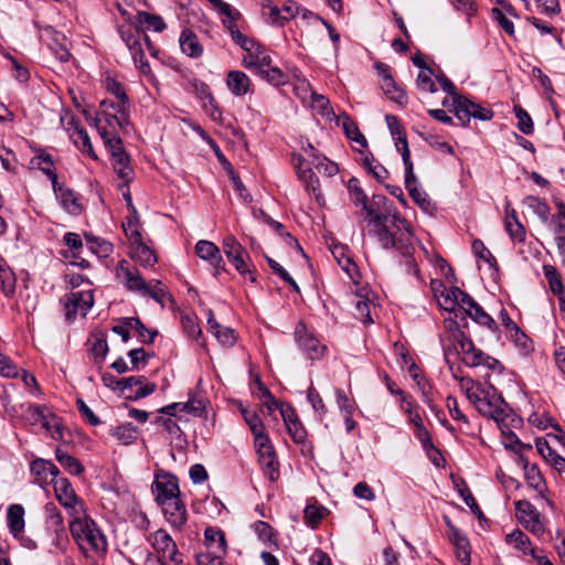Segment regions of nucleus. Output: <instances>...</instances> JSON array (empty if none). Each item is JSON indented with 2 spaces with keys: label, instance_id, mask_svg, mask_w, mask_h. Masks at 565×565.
I'll list each match as a JSON object with an SVG mask.
<instances>
[{
  "label": "nucleus",
  "instance_id": "1",
  "mask_svg": "<svg viewBox=\"0 0 565 565\" xmlns=\"http://www.w3.org/2000/svg\"><path fill=\"white\" fill-rule=\"evenodd\" d=\"M369 234L375 237L384 249H396L405 257L409 271L418 275V267L412 256L415 250L413 230L398 213H392L386 205V198L373 196V205L366 209Z\"/></svg>",
  "mask_w": 565,
  "mask_h": 565
},
{
  "label": "nucleus",
  "instance_id": "2",
  "mask_svg": "<svg viewBox=\"0 0 565 565\" xmlns=\"http://www.w3.org/2000/svg\"><path fill=\"white\" fill-rule=\"evenodd\" d=\"M445 332L440 335L444 358L447 363L451 356L461 355V361L469 367L487 366L489 370L500 372L501 363L477 349L473 342L465 335L454 319H445Z\"/></svg>",
  "mask_w": 565,
  "mask_h": 565
},
{
  "label": "nucleus",
  "instance_id": "3",
  "mask_svg": "<svg viewBox=\"0 0 565 565\" xmlns=\"http://www.w3.org/2000/svg\"><path fill=\"white\" fill-rule=\"evenodd\" d=\"M459 381L467 398L482 416L494 420L510 412L511 408L493 385L476 383L469 377H461Z\"/></svg>",
  "mask_w": 565,
  "mask_h": 565
},
{
  "label": "nucleus",
  "instance_id": "4",
  "mask_svg": "<svg viewBox=\"0 0 565 565\" xmlns=\"http://www.w3.org/2000/svg\"><path fill=\"white\" fill-rule=\"evenodd\" d=\"M70 532L83 554L106 552V537L86 511L84 515L70 519Z\"/></svg>",
  "mask_w": 565,
  "mask_h": 565
},
{
  "label": "nucleus",
  "instance_id": "5",
  "mask_svg": "<svg viewBox=\"0 0 565 565\" xmlns=\"http://www.w3.org/2000/svg\"><path fill=\"white\" fill-rule=\"evenodd\" d=\"M228 33L233 42L246 52V55L242 60L243 66L252 70L255 74L264 71V67H269L271 57L263 45L245 35L239 30L238 25L231 26Z\"/></svg>",
  "mask_w": 565,
  "mask_h": 565
},
{
  "label": "nucleus",
  "instance_id": "6",
  "mask_svg": "<svg viewBox=\"0 0 565 565\" xmlns=\"http://www.w3.org/2000/svg\"><path fill=\"white\" fill-rule=\"evenodd\" d=\"M437 79L441 88L452 97L455 116L461 126H467L471 117L480 120H490L493 117L492 110L481 107L465 96L458 95L455 85L447 77L438 76Z\"/></svg>",
  "mask_w": 565,
  "mask_h": 565
},
{
  "label": "nucleus",
  "instance_id": "7",
  "mask_svg": "<svg viewBox=\"0 0 565 565\" xmlns=\"http://www.w3.org/2000/svg\"><path fill=\"white\" fill-rule=\"evenodd\" d=\"M148 542L153 547L158 555V561L162 565H179L181 563L177 545L167 531L160 529L151 533Z\"/></svg>",
  "mask_w": 565,
  "mask_h": 565
},
{
  "label": "nucleus",
  "instance_id": "8",
  "mask_svg": "<svg viewBox=\"0 0 565 565\" xmlns=\"http://www.w3.org/2000/svg\"><path fill=\"white\" fill-rule=\"evenodd\" d=\"M53 483L55 497L66 510L68 518L84 515L85 504L75 493L71 482L66 478H56Z\"/></svg>",
  "mask_w": 565,
  "mask_h": 565
},
{
  "label": "nucleus",
  "instance_id": "9",
  "mask_svg": "<svg viewBox=\"0 0 565 565\" xmlns=\"http://www.w3.org/2000/svg\"><path fill=\"white\" fill-rule=\"evenodd\" d=\"M100 111L98 118H96V127L104 125L108 129L126 130L129 125L128 116L126 113L127 105L114 103L111 100H103L99 105Z\"/></svg>",
  "mask_w": 565,
  "mask_h": 565
},
{
  "label": "nucleus",
  "instance_id": "10",
  "mask_svg": "<svg viewBox=\"0 0 565 565\" xmlns=\"http://www.w3.org/2000/svg\"><path fill=\"white\" fill-rule=\"evenodd\" d=\"M152 492L156 497V502L159 505L167 501L180 498L177 477L163 470L157 471L152 483Z\"/></svg>",
  "mask_w": 565,
  "mask_h": 565
},
{
  "label": "nucleus",
  "instance_id": "11",
  "mask_svg": "<svg viewBox=\"0 0 565 565\" xmlns=\"http://www.w3.org/2000/svg\"><path fill=\"white\" fill-rule=\"evenodd\" d=\"M295 339L299 348L310 360L321 359L327 351V347L324 344H321L320 341L316 338V335L311 331H309L306 324H303L302 322H299L296 326Z\"/></svg>",
  "mask_w": 565,
  "mask_h": 565
},
{
  "label": "nucleus",
  "instance_id": "12",
  "mask_svg": "<svg viewBox=\"0 0 565 565\" xmlns=\"http://www.w3.org/2000/svg\"><path fill=\"white\" fill-rule=\"evenodd\" d=\"M255 448L264 475L270 481H276L279 478V462L269 438L256 441Z\"/></svg>",
  "mask_w": 565,
  "mask_h": 565
},
{
  "label": "nucleus",
  "instance_id": "13",
  "mask_svg": "<svg viewBox=\"0 0 565 565\" xmlns=\"http://www.w3.org/2000/svg\"><path fill=\"white\" fill-rule=\"evenodd\" d=\"M93 305L94 296L92 290H79L68 294L65 301L66 319L72 321L77 315L85 317Z\"/></svg>",
  "mask_w": 565,
  "mask_h": 565
},
{
  "label": "nucleus",
  "instance_id": "14",
  "mask_svg": "<svg viewBox=\"0 0 565 565\" xmlns=\"http://www.w3.org/2000/svg\"><path fill=\"white\" fill-rule=\"evenodd\" d=\"M447 530V536L451 542L457 559L462 565L470 564L471 547L468 537L458 527H456L449 518H445Z\"/></svg>",
  "mask_w": 565,
  "mask_h": 565
},
{
  "label": "nucleus",
  "instance_id": "15",
  "mask_svg": "<svg viewBox=\"0 0 565 565\" xmlns=\"http://www.w3.org/2000/svg\"><path fill=\"white\" fill-rule=\"evenodd\" d=\"M376 70L379 76L381 77V88L384 95L390 98L392 102L396 103L399 106H405L407 104V96L405 92L397 86L392 75L388 72V66L382 63L376 65Z\"/></svg>",
  "mask_w": 565,
  "mask_h": 565
},
{
  "label": "nucleus",
  "instance_id": "16",
  "mask_svg": "<svg viewBox=\"0 0 565 565\" xmlns=\"http://www.w3.org/2000/svg\"><path fill=\"white\" fill-rule=\"evenodd\" d=\"M515 510L519 521L535 535L544 532V526L540 521V513L529 501L522 500L515 503Z\"/></svg>",
  "mask_w": 565,
  "mask_h": 565
},
{
  "label": "nucleus",
  "instance_id": "17",
  "mask_svg": "<svg viewBox=\"0 0 565 565\" xmlns=\"http://www.w3.org/2000/svg\"><path fill=\"white\" fill-rule=\"evenodd\" d=\"M54 193L62 207L72 215H79L83 210L82 198L79 194L67 188L64 183H52Z\"/></svg>",
  "mask_w": 565,
  "mask_h": 565
},
{
  "label": "nucleus",
  "instance_id": "18",
  "mask_svg": "<svg viewBox=\"0 0 565 565\" xmlns=\"http://www.w3.org/2000/svg\"><path fill=\"white\" fill-rule=\"evenodd\" d=\"M294 162L298 177L305 184L306 191L312 194L319 204H322L323 196L320 192V183L312 169L309 166L305 167L306 160L301 156L295 157Z\"/></svg>",
  "mask_w": 565,
  "mask_h": 565
},
{
  "label": "nucleus",
  "instance_id": "19",
  "mask_svg": "<svg viewBox=\"0 0 565 565\" xmlns=\"http://www.w3.org/2000/svg\"><path fill=\"white\" fill-rule=\"evenodd\" d=\"M404 156V166H405V185L412 199L423 209H428L430 205V200L427 194L418 188V181L414 173V166L411 160H408V153Z\"/></svg>",
  "mask_w": 565,
  "mask_h": 565
},
{
  "label": "nucleus",
  "instance_id": "20",
  "mask_svg": "<svg viewBox=\"0 0 565 565\" xmlns=\"http://www.w3.org/2000/svg\"><path fill=\"white\" fill-rule=\"evenodd\" d=\"M118 33L122 40V42L127 45L131 56L140 55L143 51L141 40L150 45V41L148 36L137 26L131 24H124L118 26Z\"/></svg>",
  "mask_w": 565,
  "mask_h": 565
},
{
  "label": "nucleus",
  "instance_id": "21",
  "mask_svg": "<svg viewBox=\"0 0 565 565\" xmlns=\"http://www.w3.org/2000/svg\"><path fill=\"white\" fill-rule=\"evenodd\" d=\"M118 33L122 40V42L127 45L131 56L140 55L143 51L141 40L150 45V41L148 36L137 26L131 24H124L118 26Z\"/></svg>",
  "mask_w": 565,
  "mask_h": 565
},
{
  "label": "nucleus",
  "instance_id": "22",
  "mask_svg": "<svg viewBox=\"0 0 565 565\" xmlns=\"http://www.w3.org/2000/svg\"><path fill=\"white\" fill-rule=\"evenodd\" d=\"M117 276L129 290L138 291L141 295L143 290H146L147 282L141 277L138 269L130 267L127 260L119 262Z\"/></svg>",
  "mask_w": 565,
  "mask_h": 565
},
{
  "label": "nucleus",
  "instance_id": "23",
  "mask_svg": "<svg viewBox=\"0 0 565 565\" xmlns=\"http://www.w3.org/2000/svg\"><path fill=\"white\" fill-rule=\"evenodd\" d=\"M504 228L513 242L523 243L526 237V231L520 222L516 211L511 206L508 201L504 206Z\"/></svg>",
  "mask_w": 565,
  "mask_h": 565
},
{
  "label": "nucleus",
  "instance_id": "24",
  "mask_svg": "<svg viewBox=\"0 0 565 565\" xmlns=\"http://www.w3.org/2000/svg\"><path fill=\"white\" fill-rule=\"evenodd\" d=\"M163 510L167 522L174 529H181L188 519V513L184 503L180 498H177L166 503L160 504Z\"/></svg>",
  "mask_w": 565,
  "mask_h": 565
},
{
  "label": "nucleus",
  "instance_id": "25",
  "mask_svg": "<svg viewBox=\"0 0 565 565\" xmlns=\"http://www.w3.org/2000/svg\"><path fill=\"white\" fill-rule=\"evenodd\" d=\"M195 253L200 258L210 262L215 269V275L225 270L224 260L218 247L214 243L204 239L199 241L195 245Z\"/></svg>",
  "mask_w": 565,
  "mask_h": 565
},
{
  "label": "nucleus",
  "instance_id": "26",
  "mask_svg": "<svg viewBox=\"0 0 565 565\" xmlns=\"http://www.w3.org/2000/svg\"><path fill=\"white\" fill-rule=\"evenodd\" d=\"M226 86L234 96L241 97L249 92L252 82L244 72L230 71L226 76Z\"/></svg>",
  "mask_w": 565,
  "mask_h": 565
},
{
  "label": "nucleus",
  "instance_id": "27",
  "mask_svg": "<svg viewBox=\"0 0 565 565\" xmlns=\"http://www.w3.org/2000/svg\"><path fill=\"white\" fill-rule=\"evenodd\" d=\"M204 540L207 548L205 553H213L216 555L226 554V540L222 530L216 527H206L204 531Z\"/></svg>",
  "mask_w": 565,
  "mask_h": 565
},
{
  "label": "nucleus",
  "instance_id": "28",
  "mask_svg": "<svg viewBox=\"0 0 565 565\" xmlns=\"http://www.w3.org/2000/svg\"><path fill=\"white\" fill-rule=\"evenodd\" d=\"M213 9L222 15V23L224 28L230 31L231 26H236L237 21L242 18L241 12L223 0H209Z\"/></svg>",
  "mask_w": 565,
  "mask_h": 565
},
{
  "label": "nucleus",
  "instance_id": "29",
  "mask_svg": "<svg viewBox=\"0 0 565 565\" xmlns=\"http://www.w3.org/2000/svg\"><path fill=\"white\" fill-rule=\"evenodd\" d=\"M130 255L132 259L138 262L141 266L151 267L157 263V256L154 255L153 250L142 242V237L138 241L136 239L130 242Z\"/></svg>",
  "mask_w": 565,
  "mask_h": 565
},
{
  "label": "nucleus",
  "instance_id": "30",
  "mask_svg": "<svg viewBox=\"0 0 565 565\" xmlns=\"http://www.w3.org/2000/svg\"><path fill=\"white\" fill-rule=\"evenodd\" d=\"M8 527L10 533L19 539L24 531V508L21 504H12L8 508Z\"/></svg>",
  "mask_w": 565,
  "mask_h": 565
},
{
  "label": "nucleus",
  "instance_id": "31",
  "mask_svg": "<svg viewBox=\"0 0 565 565\" xmlns=\"http://www.w3.org/2000/svg\"><path fill=\"white\" fill-rule=\"evenodd\" d=\"M536 448L542 457L559 473L565 472V458L558 455L546 441L536 440Z\"/></svg>",
  "mask_w": 565,
  "mask_h": 565
},
{
  "label": "nucleus",
  "instance_id": "32",
  "mask_svg": "<svg viewBox=\"0 0 565 565\" xmlns=\"http://www.w3.org/2000/svg\"><path fill=\"white\" fill-rule=\"evenodd\" d=\"M180 47L183 53L190 57H200L203 53V47L198 36L191 30H183L180 39Z\"/></svg>",
  "mask_w": 565,
  "mask_h": 565
},
{
  "label": "nucleus",
  "instance_id": "33",
  "mask_svg": "<svg viewBox=\"0 0 565 565\" xmlns=\"http://www.w3.org/2000/svg\"><path fill=\"white\" fill-rule=\"evenodd\" d=\"M30 469L33 475L44 482L49 481V477H51V482H53L60 473L58 468L53 462L44 459L33 460Z\"/></svg>",
  "mask_w": 565,
  "mask_h": 565
},
{
  "label": "nucleus",
  "instance_id": "34",
  "mask_svg": "<svg viewBox=\"0 0 565 565\" xmlns=\"http://www.w3.org/2000/svg\"><path fill=\"white\" fill-rule=\"evenodd\" d=\"M98 132L107 148L110 150L113 158L119 157V154H126L122 148V141L116 135V130L108 129L104 125H98Z\"/></svg>",
  "mask_w": 565,
  "mask_h": 565
},
{
  "label": "nucleus",
  "instance_id": "35",
  "mask_svg": "<svg viewBox=\"0 0 565 565\" xmlns=\"http://www.w3.org/2000/svg\"><path fill=\"white\" fill-rule=\"evenodd\" d=\"M458 296H461V289L458 287H450L448 289L445 288L439 296H436L438 306L443 310L455 313V316L458 317Z\"/></svg>",
  "mask_w": 565,
  "mask_h": 565
},
{
  "label": "nucleus",
  "instance_id": "36",
  "mask_svg": "<svg viewBox=\"0 0 565 565\" xmlns=\"http://www.w3.org/2000/svg\"><path fill=\"white\" fill-rule=\"evenodd\" d=\"M332 254L338 262V264L342 267V269L347 273V275L356 282L355 277L358 276V267L352 260V257L348 255L347 248L344 246H334L332 248Z\"/></svg>",
  "mask_w": 565,
  "mask_h": 565
},
{
  "label": "nucleus",
  "instance_id": "37",
  "mask_svg": "<svg viewBox=\"0 0 565 565\" xmlns=\"http://www.w3.org/2000/svg\"><path fill=\"white\" fill-rule=\"evenodd\" d=\"M505 541L508 544L513 545L515 548L520 550L524 554H531L533 557H537L535 555V550L531 546V542L529 536L523 533L521 530L516 529L511 533L507 534Z\"/></svg>",
  "mask_w": 565,
  "mask_h": 565
},
{
  "label": "nucleus",
  "instance_id": "38",
  "mask_svg": "<svg viewBox=\"0 0 565 565\" xmlns=\"http://www.w3.org/2000/svg\"><path fill=\"white\" fill-rule=\"evenodd\" d=\"M113 166L116 174L122 180L124 186H128L134 179V170L129 164V156L119 154L113 158Z\"/></svg>",
  "mask_w": 565,
  "mask_h": 565
},
{
  "label": "nucleus",
  "instance_id": "39",
  "mask_svg": "<svg viewBox=\"0 0 565 565\" xmlns=\"http://www.w3.org/2000/svg\"><path fill=\"white\" fill-rule=\"evenodd\" d=\"M242 415L254 436L255 443L268 438V436L265 434L264 424L256 413L242 408Z\"/></svg>",
  "mask_w": 565,
  "mask_h": 565
},
{
  "label": "nucleus",
  "instance_id": "40",
  "mask_svg": "<svg viewBox=\"0 0 565 565\" xmlns=\"http://www.w3.org/2000/svg\"><path fill=\"white\" fill-rule=\"evenodd\" d=\"M30 164L32 168H38L44 174H46L52 183H56L57 174L54 171L53 159L50 154L40 152L38 156L30 160Z\"/></svg>",
  "mask_w": 565,
  "mask_h": 565
},
{
  "label": "nucleus",
  "instance_id": "41",
  "mask_svg": "<svg viewBox=\"0 0 565 565\" xmlns=\"http://www.w3.org/2000/svg\"><path fill=\"white\" fill-rule=\"evenodd\" d=\"M72 139L75 143V146L84 153L88 154L93 159H97V156L93 149L90 138L87 134V131L79 127L78 125H75L74 132L72 134Z\"/></svg>",
  "mask_w": 565,
  "mask_h": 565
},
{
  "label": "nucleus",
  "instance_id": "42",
  "mask_svg": "<svg viewBox=\"0 0 565 565\" xmlns=\"http://www.w3.org/2000/svg\"><path fill=\"white\" fill-rule=\"evenodd\" d=\"M129 212L130 214L122 222V228L130 242H134L140 239L142 236L140 233L139 214L136 207H132V211Z\"/></svg>",
  "mask_w": 565,
  "mask_h": 565
},
{
  "label": "nucleus",
  "instance_id": "43",
  "mask_svg": "<svg viewBox=\"0 0 565 565\" xmlns=\"http://www.w3.org/2000/svg\"><path fill=\"white\" fill-rule=\"evenodd\" d=\"M262 15L270 24L284 25L288 21V18L281 15L279 8L274 6L270 0L263 1Z\"/></svg>",
  "mask_w": 565,
  "mask_h": 565
},
{
  "label": "nucleus",
  "instance_id": "44",
  "mask_svg": "<svg viewBox=\"0 0 565 565\" xmlns=\"http://www.w3.org/2000/svg\"><path fill=\"white\" fill-rule=\"evenodd\" d=\"M309 164L313 166L319 173L326 177H333L339 171L337 163L320 153H313V160Z\"/></svg>",
  "mask_w": 565,
  "mask_h": 565
},
{
  "label": "nucleus",
  "instance_id": "45",
  "mask_svg": "<svg viewBox=\"0 0 565 565\" xmlns=\"http://www.w3.org/2000/svg\"><path fill=\"white\" fill-rule=\"evenodd\" d=\"M354 310L353 316L363 323H372L373 319L371 316V303L362 296L354 297Z\"/></svg>",
  "mask_w": 565,
  "mask_h": 565
},
{
  "label": "nucleus",
  "instance_id": "46",
  "mask_svg": "<svg viewBox=\"0 0 565 565\" xmlns=\"http://www.w3.org/2000/svg\"><path fill=\"white\" fill-rule=\"evenodd\" d=\"M45 512V525L46 529L53 530V529H60L64 525V519L58 511L57 507L53 502H49L44 507Z\"/></svg>",
  "mask_w": 565,
  "mask_h": 565
},
{
  "label": "nucleus",
  "instance_id": "47",
  "mask_svg": "<svg viewBox=\"0 0 565 565\" xmlns=\"http://www.w3.org/2000/svg\"><path fill=\"white\" fill-rule=\"evenodd\" d=\"M203 95V109L210 116V118L214 121H217L222 117V111L217 106L216 100L214 99L212 93L210 92L207 86H204L202 89Z\"/></svg>",
  "mask_w": 565,
  "mask_h": 565
},
{
  "label": "nucleus",
  "instance_id": "48",
  "mask_svg": "<svg viewBox=\"0 0 565 565\" xmlns=\"http://www.w3.org/2000/svg\"><path fill=\"white\" fill-rule=\"evenodd\" d=\"M56 460L72 475H81L84 471L83 465L73 456L61 449L56 450Z\"/></svg>",
  "mask_w": 565,
  "mask_h": 565
},
{
  "label": "nucleus",
  "instance_id": "49",
  "mask_svg": "<svg viewBox=\"0 0 565 565\" xmlns=\"http://www.w3.org/2000/svg\"><path fill=\"white\" fill-rule=\"evenodd\" d=\"M103 84L106 90L117 98L118 104H121V106L128 105V96L122 85L117 79L107 75L104 78Z\"/></svg>",
  "mask_w": 565,
  "mask_h": 565
},
{
  "label": "nucleus",
  "instance_id": "50",
  "mask_svg": "<svg viewBox=\"0 0 565 565\" xmlns=\"http://www.w3.org/2000/svg\"><path fill=\"white\" fill-rule=\"evenodd\" d=\"M15 276L3 264H0V288L7 297H12L15 292Z\"/></svg>",
  "mask_w": 565,
  "mask_h": 565
},
{
  "label": "nucleus",
  "instance_id": "51",
  "mask_svg": "<svg viewBox=\"0 0 565 565\" xmlns=\"http://www.w3.org/2000/svg\"><path fill=\"white\" fill-rule=\"evenodd\" d=\"M222 246L224 254L228 260L248 254L247 250L238 243V241L233 235L226 236L223 239Z\"/></svg>",
  "mask_w": 565,
  "mask_h": 565
},
{
  "label": "nucleus",
  "instance_id": "52",
  "mask_svg": "<svg viewBox=\"0 0 565 565\" xmlns=\"http://www.w3.org/2000/svg\"><path fill=\"white\" fill-rule=\"evenodd\" d=\"M328 510L322 505L309 504L303 511L306 523L311 527H316L327 515Z\"/></svg>",
  "mask_w": 565,
  "mask_h": 565
},
{
  "label": "nucleus",
  "instance_id": "53",
  "mask_svg": "<svg viewBox=\"0 0 565 565\" xmlns=\"http://www.w3.org/2000/svg\"><path fill=\"white\" fill-rule=\"evenodd\" d=\"M525 479L531 488L535 489L541 495H543L545 484L543 477L535 465L525 466Z\"/></svg>",
  "mask_w": 565,
  "mask_h": 565
},
{
  "label": "nucleus",
  "instance_id": "54",
  "mask_svg": "<svg viewBox=\"0 0 565 565\" xmlns=\"http://www.w3.org/2000/svg\"><path fill=\"white\" fill-rule=\"evenodd\" d=\"M348 190L350 192L351 199L355 203H361L363 205V210L366 212L369 206L373 205V200L369 203L367 196L360 186L359 180L355 178H351L348 182Z\"/></svg>",
  "mask_w": 565,
  "mask_h": 565
},
{
  "label": "nucleus",
  "instance_id": "55",
  "mask_svg": "<svg viewBox=\"0 0 565 565\" xmlns=\"http://www.w3.org/2000/svg\"><path fill=\"white\" fill-rule=\"evenodd\" d=\"M126 324L132 330H136L138 335L145 343H151L157 335V331H150L139 318L130 317L126 318Z\"/></svg>",
  "mask_w": 565,
  "mask_h": 565
},
{
  "label": "nucleus",
  "instance_id": "56",
  "mask_svg": "<svg viewBox=\"0 0 565 565\" xmlns=\"http://www.w3.org/2000/svg\"><path fill=\"white\" fill-rule=\"evenodd\" d=\"M467 316L473 319L477 323L488 327L492 331L497 327L495 321L482 309L478 302L471 308V310L467 312Z\"/></svg>",
  "mask_w": 565,
  "mask_h": 565
},
{
  "label": "nucleus",
  "instance_id": "57",
  "mask_svg": "<svg viewBox=\"0 0 565 565\" xmlns=\"http://www.w3.org/2000/svg\"><path fill=\"white\" fill-rule=\"evenodd\" d=\"M256 74L259 75L263 79L276 86L282 85L287 82V76L284 74V72L275 66L269 65V67H264V71L257 72Z\"/></svg>",
  "mask_w": 565,
  "mask_h": 565
},
{
  "label": "nucleus",
  "instance_id": "58",
  "mask_svg": "<svg viewBox=\"0 0 565 565\" xmlns=\"http://www.w3.org/2000/svg\"><path fill=\"white\" fill-rule=\"evenodd\" d=\"M113 436H115L118 440L128 445L134 443L137 439V429L130 423L122 424L117 426L113 430Z\"/></svg>",
  "mask_w": 565,
  "mask_h": 565
},
{
  "label": "nucleus",
  "instance_id": "59",
  "mask_svg": "<svg viewBox=\"0 0 565 565\" xmlns=\"http://www.w3.org/2000/svg\"><path fill=\"white\" fill-rule=\"evenodd\" d=\"M523 203L543 220H546L550 214L546 202L537 196L529 195L523 200Z\"/></svg>",
  "mask_w": 565,
  "mask_h": 565
},
{
  "label": "nucleus",
  "instance_id": "60",
  "mask_svg": "<svg viewBox=\"0 0 565 565\" xmlns=\"http://www.w3.org/2000/svg\"><path fill=\"white\" fill-rule=\"evenodd\" d=\"M513 110L518 119L516 125L520 131H522L525 135H531L533 132L534 127L532 118L530 117L527 111L524 110L520 105H515Z\"/></svg>",
  "mask_w": 565,
  "mask_h": 565
},
{
  "label": "nucleus",
  "instance_id": "61",
  "mask_svg": "<svg viewBox=\"0 0 565 565\" xmlns=\"http://www.w3.org/2000/svg\"><path fill=\"white\" fill-rule=\"evenodd\" d=\"M416 84L423 92L435 93L437 90L436 84L433 81V71L429 67H423V70L419 71Z\"/></svg>",
  "mask_w": 565,
  "mask_h": 565
},
{
  "label": "nucleus",
  "instance_id": "62",
  "mask_svg": "<svg viewBox=\"0 0 565 565\" xmlns=\"http://www.w3.org/2000/svg\"><path fill=\"white\" fill-rule=\"evenodd\" d=\"M230 263H232L235 267V269L243 276H248V279L252 281V282H255L256 281V277L252 270V263H250V257L248 254H245L244 256H241V257H237V258H234L232 260H228Z\"/></svg>",
  "mask_w": 565,
  "mask_h": 565
},
{
  "label": "nucleus",
  "instance_id": "63",
  "mask_svg": "<svg viewBox=\"0 0 565 565\" xmlns=\"http://www.w3.org/2000/svg\"><path fill=\"white\" fill-rule=\"evenodd\" d=\"M142 295L152 298L161 306H163L164 298L168 296L163 284L159 280H154L153 284H147L146 290H143Z\"/></svg>",
  "mask_w": 565,
  "mask_h": 565
},
{
  "label": "nucleus",
  "instance_id": "64",
  "mask_svg": "<svg viewBox=\"0 0 565 565\" xmlns=\"http://www.w3.org/2000/svg\"><path fill=\"white\" fill-rule=\"evenodd\" d=\"M543 274H544L545 279L548 282V287L552 292H554L555 290H559V288L562 286H564L561 275L555 266L550 265V264H544L543 265Z\"/></svg>",
  "mask_w": 565,
  "mask_h": 565
}]
</instances>
